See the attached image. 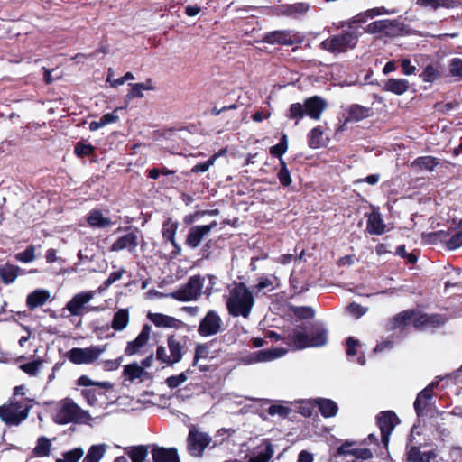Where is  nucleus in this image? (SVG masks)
<instances>
[{
	"instance_id": "2eb2a0df",
	"label": "nucleus",
	"mask_w": 462,
	"mask_h": 462,
	"mask_svg": "<svg viewBox=\"0 0 462 462\" xmlns=\"http://www.w3.org/2000/svg\"><path fill=\"white\" fill-rule=\"evenodd\" d=\"M217 226V221H212L208 225H199L190 227L185 240L186 245L191 249L198 248L203 239L207 237Z\"/></svg>"
},
{
	"instance_id": "3c124183",
	"label": "nucleus",
	"mask_w": 462,
	"mask_h": 462,
	"mask_svg": "<svg viewBox=\"0 0 462 462\" xmlns=\"http://www.w3.org/2000/svg\"><path fill=\"white\" fill-rule=\"evenodd\" d=\"M15 259L25 263L33 262L35 260V247L33 245L27 246L24 251L15 255Z\"/></svg>"
},
{
	"instance_id": "5701e85b",
	"label": "nucleus",
	"mask_w": 462,
	"mask_h": 462,
	"mask_svg": "<svg viewBox=\"0 0 462 462\" xmlns=\"http://www.w3.org/2000/svg\"><path fill=\"white\" fill-rule=\"evenodd\" d=\"M437 385L438 383L432 382L417 395L414 402V409L419 417L423 415L424 410L430 405L432 398L431 391Z\"/></svg>"
},
{
	"instance_id": "c756f323",
	"label": "nucleus",
	"mask_w": 462,
	"mask_h": 462,
	"mask_svg": "<svg viewBox=\"0 0 462 462\" xmlns=\"http://www.w3.org/2000/svg\"><path fill=\"white\" fill-rule=\"evenodd\" d=\"M21 274H24V271L16 265L5 263L0 266V279L5 284L13 283Z\"/></svg>"
},
{
	"instance_id": "72a5a7b5",
	"label": "nucleus",
	"mask_w": 462,
	"mask_h": 462,
	"mask_svg": "<svg viewBox=\"0 0 462 462\" xmlns=\"http://www.w3.org/2000/svg\"><path fill=\"white\" fill-rule=\"evenodd\" d=\"M416 4L421 7L437 10L439 7L450 9L457 6L456 0H416Z\"/></svg>"
},
{
	"instance_id": "e433bc0d",
	"label": "nucleus",
	"mask_w": 462,
	"mask_h": 462,
	"mask_svg": "<svg viewBox=\"0 0 462 462\" xmlns=\"http://www.w3.org/2000/svg\"><path fill=\"white\" fill-rule=\"evenodd\" d=\"M277 285V278L273 275H263L259 278L257 284L254 286V290L256 292H262L263 291H271Z\"/></svg>"
},
{
	"instance_id": "1a4fd4ad",
	"label": "nucleus",
	"mask_w": 462,
	"mask_h": 462,
	"mask_svg": "<svg viewBox=\"0 0 462 462\" xmlns=\"http://www.w3.org/2000/svg\"><path fill=\"white\" fill-rule=\"evenodd\" d=\"M96 293V291H86L75 294L66 304V310L70 313V315L77 317L83 316L87 312H97L102 310V307H93L88 305Z\"/></svg>"
},
{
	"instance_id": "39448f33",
	"label": "nucleus",
	"mask_w": 462,
	"mask_h": 462,
	"mask_svg": "<svg viewBox=\"0 0 462 462\" xmlns=\"http://www.w3.org/2000/svg\"><path fill=\"white\" fill-rule=\"evenodd\" d=\"M327 107V102L320 97L314 96L307 98L303 104H291L288 116L296 119V125L299 120L307 116L314 120H319Z\"/></svg>"
},
{
	"instance_id": "20e7f679",
	"label": "nucleus",
	"mask_w": 462,
	"mask_h": 462,
	"mask_svg": "<svg viewBox=\"0 0 462 462\" xmlns=\"http://www.w3.org/2000/svg\"><path fill=\"white\" fill-rule=\"evenodd\" d=\"M361 32L357 30H346L341 33L327 38L320 43L322 50L332 54H340L354 49Z\"/></svg>"
},
{
	"instance_id": "69168bd1",
	"label": "nucleus",
	"mask_w": 462,
	"mask_h": 462,
	"mask_svg": "<svg viewBox=\"0 0 462 462\" xmlns=\"http://www.w3.org/2000/svg\"><path fill=\"white\" fill-rule=\"evenodd\" d=\"M351 456L356 459L367 460L373 457V452L369 448H355Z\"/></svg>"
},
{
	"instance_id": "a211bd4d",
	"label": "nucleus",
	"mask_w": 462,
	"mask_h": 462,
	"mask_svg": "<svg viewBox=\"0 0 462 462\" xmlns=\"http://www.w3.org/2000/svg\"><path fill=\"white\" fill-rule=\"evenodd\" d=\"M285 353L286 350L281 347L259 350L247 356L245 362L246 364L269 362L282 356Z\"/></svg>"
},
{
	"instance_id": "de8ad7c7",
	"label": "nucleus",
	"mask_w": 462,
	"mask_h": 462,
	"mask_svg": "<svg viewBox=\"0 0 462 462\" xmlns=\"http://www.w3.org/2000/svg\"><path fill=\"white\" fill-rule=\"evenodd\" d=\"M273 454L272 445L268 444L257 455L250 457L249 462H268Z\"/></svg>"
},
{
	"instance_id": "79ce46f5",
	"label": "nucleus",
	"mask_w": 462,
	"mask_h": 462,
	"mask_svg": "<svg viewBox=\"0 0 462 462\" xmlns=\"http://www.w3.org/2000/svg\"><path fill=\"white\" fill-rule=\"evenodd\" d=\"M124 374L127 376L128 380L134 381L142 377L143 374V368L136 363L127 365L124 368Z\"/></svg>"
},
{
	"instance_id": "4d7b16f0",
	"label": "nucleus",
	"mask_w": 462,
	"mask_h": 462,
	"mask_svg": "<svg viewBox=\"0 0 462 462\" xmlns=\"http://www.w3.org/2000/svg\"><path fill=\"white\" fill-rule=\"evenodd\" d=\"M449 72L453 77L462 78V59L454 58L450 60Z\"/></svg>"
},
{
	"instance_id": "c9c22d12",
	"label": "nucleus",
	"mask_w": 462,
	"mask_h": 462,
	"mask_svg": "<svg viewBox=\"0 0 462 462\" xmlns=\"http://www.w3.org/2000/svg\"><path fill=\"white\" fill-rule=\"evenodd\" d=\"M371 108L360 105H352L348 109L346 121H360L370 116Z\"/></svg>"
},
{
	"instance_id": "2f4dec72",
	"label": "nucleus",
	"mask_w": 462,
	"mask_h": 462,
	"mask_svg": "<svg viewBox=\"0 0 462 462\" xmlns=\"http://www.w3.org/2000/svg\"><path fill=\"white\" fill-rule=\"evenodd\" d=\"M328 139L324 137V132L321 126L314 127L308 134V144L312 149H318L326 146Z\"/></svg>"
},
{
	"instance_id": "338daca9",
	"label": "nucleus",
	"mask_w": 462,
	"mask_h": 462,
	"mask_svg": "<svg viewBox=\"0 0 462 462\" xmlns=\"http://www.w3.org/2000/svg\"><path fill=\"white\" fill-rule=\"evenodd\" d=\"M402 71L404 75H413L416 72V67L411 65V60L407 58L401 60Z\"/></svg>"
},
{
	"instance_id": "f257e3e1",
	"label": "nucleus",
	"mask_w": 462,
	"mask_h": 462,
	"mask_svg": "<svg viewBox=\"0 0 462 462\" xmlns=\"http://www.w3.org/2000/svg\"><path fill=\"white\" fill-rule=\"evenodd\" d=\"M226 305L232 317L247 319L254 305L253 291L243 282L234 283L229 289Z\"/></svg>"
},
{
	"instance_id": "412c9836",
	"label": "nucleus",
	"mask_w": 462,
	"mask_h": 462,
	"mask_svg": "<svg viewBox=\"0 0 462 462\" xmlns=\"http://www.w3.org/2000/svg\"><path fill=\"white\" fill-rule=\"evenodd\" d=\"M151 455L153 462H180L177 449L153 445Z\"/></svg>"
},
{
	"instance_id": "6e6d98bb",
	"label": "nucleus",
	"mask_w": 462,
	"mask_h": 462,
	"mask_svg": "<svg viewBox=\"0 0 462 462\" xmlns=\"http://www.w3.org/2000/svg\"><path fill=\"white\" fill-rule=\"evenodd\" d=\"M420 77L422 78V80L425 82H433L438 79L439 72L435 67H433L431 65H428L424 69Z\"/></svg>"
},
{
	"instance_id": "9d476101",
	"label": "nucleus",
	"mask_w": 462,
	"mask_h": 462,
	"mask_svg": "<svg viewBox=\"0 0 462 462\" xmlns=\"http://www.w3.org/2000/svg\"><path fill=\"white\" fill-rule=\"evenodd\" d=\"M106 350V345L90 346L85 348L74 347L67 352V357L71 363L76 365L91 364Z\"/></svg>"
},
{
	"instance_id": "a18cd8bd",
	"label": "nucleus",
	"mask_w": 462,
	"mask_h": 462,
	"mask_svg": "<svg viewBox=\"0 0 462 462\" xmlns=\"http://www.w3.org/2000/svg\"><path fill=\"white\" fill-rule=\"evenodd\" d=\"M132 462H144L148 456V448L144 446H138L133 448L128 453Z\"/></svg>"
},
{
	"instance_id": "0e129e2a",
	"label": "nucleus",
	"mask_w": 462,
	"mask_h": 462,
	"mask_svg": "<svg viewBox=\"0 0 462 462\" xmlns=\"http://www.w3.org/2000/svg\"><path fill=\"white\" fill-rule=\"evenodd\" d=\"M93 151L94 148L90 144L79 143L75 147V153L80 157L88 156L93 152Z\"/></svg>"
},
{
	"instance_id": "7ed1b4c3",
	"label": "nucleus",
	"mask_w": 462,
	"mask_h": 462,
	"mask_svg": "<svg viewBox=\"0 0 462 462\" xmlns=\"http://www.w3.org/2000/svg\"><path fill=\"white\" fill-rule=\"evenodd\" d=\"M290 339L296 349L322 346L328 342V331L321 325H314L310 334L295 329Z\"/></svg>"
},
{
	"instance_id": "09e8293b",
	"label": "nucleus",
	"mask_w": 462,
	"mask_h": 462,
	"mask_svg": "<svg viewBox=\"0 0 462 462\" xmlns=\"http://www.w3.org/2000/svg\"><path fill=\"white\" fill-rule=\"evenodd\" d=\"M42 365V360H34L32 362L21 365L20 369L30 376H36L40 372Z\"/></svg>"
},
{
	"instance_id": "aec40b11",
	"label": "nucleus",
	"mask_w": 462,
	"mask_h": 462,
	"mask_svg": "<svg viewBox=\"0 0 462 462\" xmlns=\"http://www.w3.org/2000/svg\"><path fill=\"white\" fill-rule=\"evenodd\" d=\"M438 454L436 450H422L420 447L411 446L407 448V462H432Z\"/></svg>"
},
{
	"instance_id": "49530a36",
	"label": "nucleus",
	"mask_w": 462,
	"mask_h": 462,
	"mask_svg": "<svg viewBox=\"0 0 462 462\" xmlns=\"http://www.w3.org/2000/svg\"><path fill=\"white\" fill-rule=\"evenodd\" d=\"M78 385L79 386H98L102 389H110L112 388V384L109 382H95L88 378L87 375H81L78 379Z\"/></svg>"
},
{
	"instance_id": "864d4df0",
	"label": "nucleus",
	"mask_w": 462,
	"mask_h": 462,
	"mask_svg": "<svg viewBox=\"0 0 462 462\" xmlns=\"http://www.w3.org/2000/svg\"><path fill=\"white\" fill-rule=\"evenodd\" d=\"M462 245V231H457L446 240V247L455 250Z\"/></svg>"
},
{
	"instance_id": "7c9ffc66",
	"label": "nucleus",
	"mask_w": 462,
	"mask_h": 462,
	"mask_svg": "<svg viewBox=\"0 0 462 462\" xmlns=\"http://www.w3.org/2000/svg\"><path fill=\"white\" fill-rule=\"evenodd\" d=\"M313 403L319 408L321 415L325 418L334 417L338 411L337 404L330 399H314Z\"/></svg>"
},
{
	"instance_id": "393cba45",
	"label": "nucleus",
	"mask_w": 462,
	"mask_h": 462,
	"mask_svg": "<svg viewBox=\"0 0 462 462\" xmlns=\"http://www.w3.org/2000/svg\"><path fill=\"white\" fill-rule=\"evenodd\" d=\"M86 220L88 225L93 228L106 229L113 225V221L105 217L99 209L90 210Z\"/></svg>"
},
{
	"instance_id": "f704fd0d",
	"label": "nucleus",
	"mask_w": 462,
	"mask_h": 462,
	"mask_svg": "<svg viewBox=\"0 0 462 462\" xmlns=\"http://www.w3.org/2000/svg\"><path fill=\"white\" fill-rule=\"evenodd\" d=\"M107 449V445L105 443L92 445L84 457L82 462H99Z\"/></svg>"
},
{
	"instance_id": "5fc2aeb1",
	"label": "nucleus",
	"mask_w": 462,
	"mask_h": 462,
	"mask_svg": "<svg viewBox=\"0 0 462 462\" xmlns=\"http://www.w3.org/2000/svg\"><path fill=\"white\" fill-rule=\"evenodd\" d=\"M217 158V154L212 155L208 161L198 163L195 166H193L190 171L192 173L206 172L210 166L214 165Z\"/></svg>"
},
{
	"instance_id": "cd10ccee",
	"label": "nucleus",
	"mask_w": 462,
	"mask_h": 462,
	"mask_svg": "<svg viewBox=\"0 0 462 462\" xmlns=\"http://www.w3.org/2000/svg\"><path fill=\"white\" fill-rule=\"evenodd\" d=\"M147 318L158 328H178L181 324L180 320L162 313L149 312Z\"/></svg>"
},
{
	"instance_id": "4c0bfd02",
	"label": "nucleus",
	"mask_w": 462,
	"mask_h": 462,
	"mask_svg": "<svg viewBox=\"0 0 462 462\" xmlns=\"http://www.w3.org/2000/svg\"><path fill=\"white\" fill-rule=\"evenodd\" d=\"M51 440L48 438L42 436V437L38 438L36 445L32 450V453L36 457H48L51 452Z\"/></svg>"
},
{
	"instance_id": "13d9d810",
	"label": "nucleus",
	"mask_w": 462,
	"mask_h": 462,
	"mask_svg": "<svg viewBox=\"0 0 462 462\" xmlns=\"http://www.w3.org/2000/svg\"><path fill=\"white\" fill-rule=\"evenodd\" d=\"M291 409L281 404H273L268 408V413L271 416L279 415L281 417H287Z\"/></svg>"
},
{
	"instance_id": "4be33fe9",
	"label": "nucleus",
	"mask_w": 462,
	"mask_h": 462,
	"mask_svg": "<svg viewBox=\"0 0 462 462\" xmlns=\"http://www.w3.org/2000/svg\"><path fill=\"white\" fill-rule=\"evenodd\" d=\"M446 318L439 314H420L413 320L415 328L420 329L434 328L443 325Z\"/></svg>"
},
{
	"instance_id": "ddd939ff",
	"label": "nucleus",
	"mask_w": 462,
	"mask_h": 462,
	"mask_svg": "<svg viewBox=\"0 0 462 462\" xmlns=\"http://www.w3.org/2000/svg\"><path fill=\"white\" fill-rule=\"evenodd\" d=\"M210 442L211 437L208 433L192 428L187 438L188 451L193 457H201L205 448Z\"/></svg>"
},
{
	"instance_id": "ea45409f",
	"label": "nucleus",
	"mask_w": 462,
	"mask_h": 462,
	"mask_svg": "<svg viewBox=\"0 0 462 462\" xmlns=\"http://www.w3.org/2000/svg\"><path fill=\"white\" fill-rule=\"evenodd\" d=\"M439 164V160L432 156H422L413 162V165L432 171Z\"/></svg>"
},
{
	"instance_id": "052dcab7",
	"label": "nucleus",
	"mask_w": 462,
	"mask_h": 462,
	"mask_svg": "<svg viewBox=\"0 0 462 462\" xmlns=\"http://www.w3.org/2000/svg\"><path fill=\"white\" fill-rule=\"evenodd\" d=\"M208 354V349L206 345H203V344L197 345V346L195 348V355H194L192 365L193 366L198 365L199 359L206 358Z\"/></svg>"
},
{
	"instance_id": "c85d7f7f",
	"label": "nucleus",
	"mask_w": 462,
	"mask_h": 462,
	"mask_svg": "<svg viewBox=\"0 0 462 462\" xmlns=\"http://www.w3.org/2000/svg\"><path fill=\"white\" fill-rule=\"evenodd\" d=\"M410 88V83L405 79H388L383 82V90L395 95H403Z\"/></svg>"
},
{
	"instance_id": "473e14b6",
	"label": "nucleus",
	"mask_w": 462,
	"mask_h": 462,
	"mask_svg": "<svg viewBox=\"0 0 462 462\" xmlns=\"http://www.w3.org/2000/svg\"><path fill=\"white\" fill-rule=\"evenodd\" d=\"M129 311L127 309L118 310L113 317L111 327L116 331L124 330L129 324Z\"/></svg>"
},
{
	"instance_id": "e2e57ef3",
	"label": "nucleus",
	"mask_w": 462,
	"mask_h": 462,
	"mask_svg": "<svg viewBox=\"0 0 462 462\" xmlns=\"http://www.w3.org/2000/svg\"><path fill=\"white\" fill-rule=\"evenodd\" d=\"M411 316H412V312L410 310H406V311L397 314L393 318V327L396 328V327H400L402 325H405L407 323V321H409L411 319Z\"/></svg>"
},
{
	"instance_id": "f03ea898",
	"label": "nucleus",
	"mask_w": 462,
	"mask_h": 462,
	"mask_svg": "<svg viewBox=\"0 0 462 462\" xmlns=\"http://www.w3.org/2000/svg\"><path fill=\"white\" fill-rule=\"evenodd\" d=\"M92 420L88 411L81 409L73 400L65 398L55 408L53 420L60 425L69 423L87 424Z\"/></svg>"
},
{
	"instance_id": "a19ab883",
	"label": "nucleus",
	"mask_w": 462,
	"mask_h": 462,
	"mask_svg": "<svg viewBox=\"0 0 462 462\" xmlns=\"http://www.w3.org/2000/svg\"><path fill=\"white\" fill-rule=\"evenodd\" d=\"M191 373L190 369L186 370L185 372L180 373L177 375L170 376L166 379L165 383L168 387L173 389L177 388L178 386L181 385L183 383H185L188 378L189 374Z\"/></svg>"
},
{
	"instance_id": "dca6fc26",
	"label": "nucleus",
	"mask_w": 462,
	"mask_h": 462,
	"mask_svg": "<svg viewBox=\"0 0 462 462\" xmlns=\"http://www.w3.org/2000/svg\"><path fill=\"white\" fill-rule=\"evenodd\" d=\"M398 423V417L393 411H383L377 416V424L381 430V439L384 447L388 446L389 437Z\"/></svg>"
},
{
	"instance_id": "f8f14e48",
	"label": "nucleus",
	"mask_w": 462,
	"mask_h": 462,
	"mask_svg": "<svg viewBox=\"0 0 462 462\" xmlns=\"http://www.w3.org/2000/svg\"><path fill=\"white\" fill-rule=\"evenodd\" d=\"M303 42V37L295 31L291 30H280L273 31L264 34L262 42L268 44H282L291 46L293 44H300Z\"/></svg>"
},
{
	"instance_id": "37998d69",
	"label": "nucleus",
	"mask_w": 462,
	"mask_h": 462,
	"mask_svg": "<svg viewBox=\"0 0 462 462\" xmlns=\"http://www.w3.org/2000/svg\"><path fill=\"white\" fill-rule=\"evenodd\" d=\"M178 229V223L167 220L162 226V236L169 242L175 240V235Z\"/></svg>"
},
{
	"instance_id": "774afa93",
	"label": "nucleus",
	"mask_w": 462,
	"mask_h": 462,
	"mask_svg": "<svg viewBox=\"0 0 462 462\" xmlns=\"http://www.w3.org/2000/svg\"><path fill=\"white\" fill-rule=\"evenodd\" d=\"M125 273V270L121 269L116 272H113L109 274L108 278L104 282V285L106 288L109 287L118 280H120Z\"/></svg>"
},
{
	"instance_id": "c03bdc74",
	"label": "nucleus",
	"mask_w": 462,
	"mask_h": 462,
	"mask_svg": "<svg viewBox=\"0 0 462 462\" xmlns=\"http://www.w3.org/2000/svg\"><path fill=\"white\" fill-rule=\"evenodd\" d=\"M131 87L132 89L127 95L129 98L142 97L143 91L152 89L151 80H148L146 83L131 84Z\"/></svg>"
},
{
	"instance_id": "423d86ee",
	"label": "nucleus",
	"mask_w": 462,
	"mask_h": 462,
	"mask_svg": "<svg viewBox=\"0 0 462 462\" xmlns=\"http://www.w3.org/2000/svg\"><path fill=\"white\" fill-rule=\"evenodd\" d=\"M186 344L187 341L184 337L175 335L169 336L167 338V346L170 354H167L164 346H160L156 350L157 360L169 366H172L180 362L187 350Z\"/></svg>"
},
{
	"instance_id": "0eeeda50",
	"label": "nucleus",
	"mask_w": 462,
	"mask_h": 462,
	"mask_svg": "<svg viewBox=\"0 0 462 462\" xmlns=\"http://www.w3.org/2000/svg\"><path fill=\"white\" fill-rule=\"evenodd\" d=\"M31 405L25 400L0 406V419L8 426H19L27 419Z\"/></svg>"
},
{
	"instance_id": "9b49d317",
	"label": "nucleus",
	"mask_w": 462,
	"mask_h": 462,
	"mask_svg": "<svg viewBox=\"0 0 462 462\" xmlns=\"http://www.w3.org/2000/svg\"><path fill=\"white\" fill-rule=\"evenodd\" d=\"M369 34H383L388 37H395L402 34L403 24L397 20H378L370 23L365 29Z\"/></svg>"
},
{
	"instance_id": "bb28decb",
	"label": "nucleus",
	"mask_w": 462,
	"mask_h": 462,
	"mask_svg": "<svg viewBox=\"0 0 462 462\" xmlns=\"http://www.w3.org/2000/svg\"><path fill=\"white\" fill-rule=\"evenodd\" d=\"M366 230L371 235H383L386 231V226L378 211L373 210L368 215Z\"/></svg>"
},
{
	"instance_id": "a878e982",
	"label": "nucleus",
	"mask_w": 462,
	"mask_h": 462,
	"mask_svg": "<svg viewBox=\"0 0 462 462\" xmlns=\"http://www.w3.org/2000/svg\"><path fill=\"white\" fill-rule=\"evenodd\" d=\"M50 291L43 289H37L29 293L26 298V305L30 310L44 305L50 299Z\"/></svg>"
},
{
	"instance_id": "603ef678",
	"label": "nucleus",
	"mask_w": 462,
	"mask_h": 462,
	"mask_svg": "<svg viewBox=\"0 0 462 462\" xmlns=\"http://www.w3.org/2000/svg\"><path fill=\"white\" fill-rule=\"evenodd\" d=\"M277 177L282 186L287 187L291 183L290 172L284 160L282 159H281V169L278 171Z\"/></svg>"
},
{
	"instance_id": "8fccbe9b",
	"label": "nucleus",
	"mask_w": 462,
	"mask_h": 462,
	"mask_svg": "<svg viewBox=\"0 0 462 462\" xmlns=\"http://www.w3.org/2000/svg\"><path fill=\"white\" fill-rule=\"evenodd\" d=\"M288 149L287 136L283 134L276 145H273L270 148V153L275 157H278L280 160L282 156L286 152Z\"/></svg>"
},
{
	"instance_id": "f3484780",
	"label": "nucleus",
	"mask_w": 462,
	"mask_h": 462,
	"mask_svg": "<svg viewBox=\"0 0 462 462\" xmlns=\"http://www.w3.org/2000/svg\"><path fill=\"white\" fill-rule=\"evenodd\" d=\"M139 245L138 231H131L118 237L111 245L110 252H120L126 250L130 254L134 253Z\"/></svg>"
},
{
	"instance_id": "58836bf2",
	"label": "nucleus",
	"mask_w": 462,
	"mask_h": 462,
	"mask_svg": "<svg viewBox=\"0 0 462 462\" xmlns=\"http://www.w3.org/2000/svg\"><path fill=\"white\" fill-rule=\"evenodd\" d=\"M367 20H368V18L366 17V14L364 11V12L358 13L355 16H353L346 21L339 22L337 27L338 29L347 27L349 30H355L354 29L355 24L365 23L367 22Z\"/></svg>"
},
{
	"instance_id": "4468645a",
	"label": "nucleus",
	"mask_w": 462,
	"mask_h": 462,
	"mask_svg": "<svg viewBox=\"0 0 462 462\" xmlns=\"http://www.w3.org/2000/svg\"><path fill=\"white\" fill-rule=\"evenodd\" d=\"M224 330L223 320L215 310H209L200 320L198 333L201 337H211Z\"/></svg>"
},
{
	"instance_id": "b1692460",
	"label": "nucleus",
	"mask_w": 462,
	"mask_h": 462,
	"mask_svg": "<svg viewBox=\"0 0 462 462\" xmlns=\"http://www.w3.org/2000/svg\"><path fill=\"white\" fill-rule=\"evenodd\" d=\"M310 10V5L307 3H295L281 5L279 14L294 19L300 18Z\"/></svg>"
},
{
	"instance_id": "6e6552de",
	"label": "nucleus",
	"mask_w": 462,
	"mask_h": 462,
	"mask_svg": "<svg viewBox=\"0 0 462 462\" xmlns=\"http://www.w3.org/2000/svg\"><path fill=\"white\" fill-rule=\"evenodd\" d=\"M203 285L204 278L200 275H193L185 284L171 292L169 296L179 301L196 300L201 295Z\"/></svg>"
},
{
	"instance_id": "bf43d9fd",
	"label": "nucleus",
	"mask_w": 462,
	"mask_h": 462,
	"mask_svg": "<svg viewBox=\"0 0 462 462\" xmlns=\"http://www.w3.org/2000/svg\"><path fill=\"white\" fill-rule=\"evenodd\" d=\"M84 451L82 448H74L64 454V459H61L63 462H78L81 457L83 456Z\"/></svg>"
},
{
	"instance_id": "6ab92c4d",
	"label": "nucleus",
	"mask_w": 462,
	"mask_h": 462,
	"mask_svg": "<svg viewBox=\"0 0 462 462\" xmlns=\"http://www.w3.org/2000/svg\"><path fill=\"white\" fill-rule=\"evenodd\" d=\"M151 331H152V327L150 325H148V324L143 325V327L141 332L139 333V335L137 336V337L134 340L127 343V346L125 349V355L133 356V355L138 353L139 350L147 344V342L150 338Z\"/></svg>"
},
{
	"instance_id": "680f3d73",
	"label": "nucleus",
	"mask_w": 462,
	"mask_h": 462,
	"mask_svg": "<svg viewBox=\"0 0 462 462\" xmlns=\"http://www.w3.org/2000/svg\"><path fill=\"white\" fill-rule=\"evenodd\" d=\"M347 311L356 319L360 318L364 314L367 312V308L363 307L360 304H357L356 302H352L347 306Z\"/></svg>"
}]
</instances>
